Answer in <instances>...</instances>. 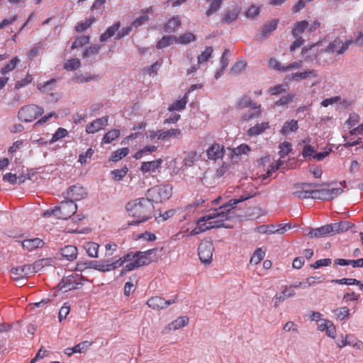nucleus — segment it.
Instances as JSON below:
<instances>
[{
	"label": "nucleus",
	"instance_id": "1",
	"mask_svg": "<svg viewBox=\"0 0 363 363\" xmlns=\"http://www.w3.org/2000/svg\"><path fill=\"white\" fill-rule=\"evenodd\" d=\"M246 199L247 198L243 196L237 199H230L219 208H216L213 212L201 217L197 221V226L191 230L187 236H194L215 228H228L224 224V222L229 218L228 213L233 209L238 203Z\"/></svg>",
	"mask_w": 363,
	"mask_h": 363
},
{
	"label": "nucleus",
	"instance_id": "2",
	"mask_svg": "<svg viewBox=\"0 0 363 363\" xmlns=\"http://www.w3.org/2000/svg\"><path fill=\"white\" fill-rule=\"evenodd\" d=\"M125 209L130 216L136 220L130 223L135 225L147 220L152 217L154 206L147 198H139L129 201L125 205Z\"/></svg>",
	"mask_w": 363,
	"mask_h": 363
},
{
	"label": "nucleus",
	"instance_id": "3",
	"mask_svg": "<svg viewBox=\"0 0 363 363\" xmlns=\"http://www.w3.org/2000/svg\"><path fill=\"white\" fill-rule=\"evenodd\" d=\"M172 195V186L169 184L157 185L150 189L147 197L150 202L161 203L169 199Z\"/></svg>",
	"mask_w": 363,
	"mask_h": 363
},
{
	"label": "nucleus",
	"instance_id": "4",
	"mask_svg": "<svg viewBox=\"0 0 363 363\" xmlns=\"http://www.w3.org/2000/svg\"><path fill=\"white\" fill-rule=\"evenodd\" d=\"M43 113V108L35 104H30L22 107L19 110L18 118L22 122L29 123L36 119Z\"/></svg>",
	"mask_w": 363,
	"mask_h": 363
},
{
	"label": "nucleus",
	"instance_id": "5",
	"mask_svg": "<svg viewBox=\"0 0 363 363\" xmlns=\"http://www.w3.org/2000/svg\"><path fill=\"white\" fill-rule=\"evenodd\" d=\"M199 256L200 260L204 264H209L212 261L214 247L212 241L203 240L199 246Z\"/></svg>",
	"mask_w": 363,
	"mask_h": 363
},
{
	"label": "nucleus",
	"instance_id": "6",
	"mask_svg": "<svg viewBox=\"0 0 363 363\" xmlns=\"http://www.w3.org/2000/svg\"><path fill=\"white\" fill-rule=\"evenodd\" d=\"M57 208L58 209L57 218L67 219L76 213L77 206L72 201L67 199L60 202V206H57Z\"/></svg>",
	"mask_w": 363,
	"mask_h": 363
},
{
	"label": "nucleus",
	"instance_id": "7",
	"mask_svg": "<svg viewBox=\"0 0 363 363\" xmlns=\"http://www.w3.org/2000/svg\"><path fill=\"white\" fill-rule=\"evenodd\" d=\"M353 43L352 40H348L343 42L340 38H336L333 41L329 43L328 47L325 48V52L328 53H337L343 54L349 48V47Z\"/></svg>",
	"mask_w": 363,
	"mask_h": 363
},
{
	"label": "nucleus",
	"instance_id": "8",
	"mask_svg": "<svg viewBox=\"0 0 363 363\" xmlns=\"http://www.w3.org/2000/svg\"><path fill=\"white\" fill-rule=\"evenodd\" d=\"M82 278L77 274L67 276L58 284L57 287L62 292L78 289L79 285H82V283L79 281Z\"/></svg>",
	"mask_w": 363,
	"mask_h": 363
},
{
	"label": "nucleus",
	"instance_id": "9",
	"mask_svg": "<svg viewBox=\"0 0 363 363\" xmlns=\"http://www.w3.org/2000/svg\"><path fill=\"white\" fill-rule=\"evenodd\" d=\"M87 196V191L83 186L75 184L71 186L66 192L65 199L75 202L80 201Z\"/></svg>",
	"mask_w": 363,
	"mask_h": 363
},
{
	"label": "nucleus",
	"instance_id": "10",
	"mask_svg": "<svg viewBox=\"0 0 363 363\" xmlns=\"http://www.w3.org/2000/svg\"><path fill=\"white\" fill-rule=\"evenodd\" d=\"M157 251V249H151L148 250L145 252H138L136 254H133L135 262L136 264V267H140L143 265L149 264L150 262H153L155 259L150 257L152 255L155 254Z\"/></svg>",
	"mask_w": 363,
	"mask_h": 363
},
{
	"label": "nucleus",
	"instance_id": "11",
	"mask_svg": "<svg viewBox=\"0 0 363 363\" xmlns=\"http://www.w3.org/2000/svg\"><path fill=\"white\" fill-rule=\"evenodd\" d=\"M108 116H105L94 120L92 122L87 124L86 127V132L88 134H94L98 133L108 125Z\"/></svg>",
	"mask_w": 363,
	"mask_h": 363
},
{
	"label": "nucleus",
	"instance_id": "12",
	"mask_svg": "<svg viewBox=\"0 0 363 363\" xmlns=\"http://www.w3.org/2000/svg\"><path fill=\"white\" fill-rule=\"evenodd\" d=\"M176 302V300L171 299L166 301L161 296H153L147 301V306L154 310H161L167 308Z\"/></svg>",
	"mask_w": 363,
	"mask_h": 363
},
{
	"label": "nucleus",
	"instance_id": "13",
	"mask_svg": "<svg viewBox=\"0 0 363 363\" xmlns=\"http://www.w3.org/2000/svg\"><path fill=\"white\" fill-rule=\"evenodd\" d=\"M11 272L13 275V279L16 281H22L26 277L33 274V270L29 264L13 267Z\"/></svg>",
	"mask_w": 363,
	"mask_h": 363
},
{
	"label": "nucleus",
	"instance_id": "14",
	"mask_svg": "<svg viewBox=\"0 0 363 363\" xmlns=\"http://www.w3.org/2000/svg\"><path fill=\"white\" fill-rule=\"evenodd\" d=\"M295 294V291L291 285L281 286V293L277 294L274 297V306H278L284 300L294 297Z\"/></svg>",
	"mask_w": 363,
	"mask_h": 363
},
{
	"label": "nucleus",
	"instance_id": "15",
	"mask_svg": "<svg viewBox=\"0 0 363 363\" xmlns=\"http://www.w3.org/2000/svg\"><path fill=\"white\" fill-rule=\"evenodd\" d=\"M331 224L325 225L316 228H312L308 233L307 235L310 238H319L327 235H333Z\"/></svg>",
	"mask_w": 363,
	"mask_h": 363
},
{
	"label": "nucleus",
	"instance_id": "16",
	"mask_svg": "<svg viewBox=\"0 0 363 363\" xmlns=\"http://www.w3.org/2000/svg\"><path fill=\"white\" fill-rule=\"evenodd\" d=\"M162 162L160 158L152 161L143 162L140 167V171L143 174L155 173L161 167Z\"/></svg>",
	"mask_w": 363,
	"mask_h": 363
},
{
	"label": "nucleus",
	"instance_id": "17",
	"mask_svg": "<svg viewBox=\"0 0 363 363\" xmlns=\"http://www.w3.org/2000/svg\"><path fill=\"white\" fill-rule=\"evenodd\" d=\"M227 150L224 148L222 145L218 143H213L206 150L208 158L212 160H216L222 158L226 154Z\"/></svg>",
	"mask_w": 363,
	"mask_h": 363
},
{
	"label": "nucleus",
	"instance_id": "18",
	"mask_svg": "<svg viewBox=\"0 0 363 363\" xmlns=\"http://www.w3.org/2000/svg\"><path fill=\"white\" fill-rule=\"evenodd\" d=\"M21 243L23 250L28 252L33 251L38 248H41L44 246V241L38 238L25 239L23 241H18Z\"/></svg>",
	"mask_w": 363,
	"mask_h": 363
},
{
	"label": "nucleus",
	"instance_id": "19",
	"mask_svg": "<svg viewBox=\"0 0 363 363\" xmlns=\"http://www.w3.org/2000/svg\"><path fill=\"white\" fill-rule=\"evenodd\" d=\"M278 23V19L266 23L261 30L259 39L262 40L268 38L271 33L277 29Z\"/></svg>",
	"mask_w": 363,
	"mask_h": 363
},
{
	"label": "nucleus",
	"instance_id": "20",
	"mask_svg": "<svg viewBox=\"0 0 363 363\" xmlns=\"http://www.w3.org/2000/svg\"><path fill=\"white\" fill-rule=\"evenodd\" d=\"M294 189V190L292 191L291 194L294 198L298 199L312 198V189L309 190L303 188L301 184L296 185Z\"/></svg>",
	"mask_w": 363,
	"mask_h": 363
},
{
	"label": "nucleus",
	"instance_id": "21",
	"mask_svg": "<svg viewBox=\"0 0 363 363\" xmlns=\"http://www.w3.org/2000/svg\"><path fill=\"white\" fill-rule=\"evenodd\" d=\"M152 13V9L151 7L143 10L140 16L132 22V27H133L134 29H137L140 26H143L145 23L149 21V13Z\"/></svg>",
	"mask_w": 363,
	"mask_h": 363
},
{
	"label": "nucleus",
	"instance_id": "22",
	"mask_svg": "<svg viewBox=\"0 0 363 363\" xmlns=\"http://www.w3.org/2000/svg\"><path fill=\"white\" fill-rule=\"evenodd\" d=\"M189 321V318L186 316L179 317L175 320L172 321L167 327H165L163 333H167L170 330H177L181 328L184 327Z\"/></svg>",
	"mask_w": 363,
	"mask_h": 363
},
{
	"label": "nucleus",
	"instance_id": "23",
	"mask_svg": "<svg viewBox=\"0 0 363 363\" xmlns=\"http://www.w3.org/2000/svg\"><path fill=\"white\" fill-rule=\"evenodd\" d=\"M227 150L229 152L228 155H230L232 160L236 162L238 156L242 154H247L250 150V147L246 144H242L236 148H228Z\"/></svg>",
	"mask_w": 363,
	"mask_h": 363
},
{
	"label": "nucleus",
	"instance_id": "24",
	"mask_svg": "<svg viewBox=\"0 0 363 363\" xmlns=\"http://www.w3.org/2000/svg\"><path fill=\"white\" fill-rule=\"evenodd\" d=\"M269 128V124L268 122L257 123L247 130V135L250 137L256 136L260 135Z\"/></svg>",
	"mask_w": 363,
	"mask_h": 363
},
{
	"label": "nucleus",
	"instance_id": "25",
	"mask_svg": "<svg viewBox=\"0 0 363 363\" xmlns=\"http://www.w3.org/2000/svg\"><path fill=\"white\" fill-rule=\"evenodd\" d=\"M60 253L69 261H73L77 257V249L73 245H67L61 249Z\"/></svg>",
	"mask_w": 363,
	"mask_h": 363
},
{
	"label": "nucleus",
	"instance_id": "26",
	"mask_svg": "<svg viewBox=\"0 0 363 363\" xmlns=\"http://www.w3.org/2000/svg\"><path fill=\"white\" fill-rule=\"evenodd\" d=\"M181 135V130L179 128H172L167 130H160L159 133V140H169L172 138H177Z\"/></svg>",
	"mask_w": 363,
	"mask_h": 363
},
{
	"label": "nucleus",
	"instance_id": "27",
	"mask_svg": "<svg viewBox=\"0 0 363 363\" xmlns=\"http://www.w3.org/2000/svg\"><path fill=\"white\" fill-rule=\"evenodd\" d=\"M134 257L133 253H128L123 257H121L114 261L109 259L111 271L119 267H121L124 263L131 261Z\"/></svg>",
	"mask_w": 363,
	"mask_h": 363
},
{
	"label": "nucleus",
	"instance_id": "28",
	"mask_svg": "<svg viewBox=\"0 0 363 363\" xmlns=\"http://www.w3.org/2000/svg\"><path fill=\"white\" fill-rule=\"evenodd\" d=\"M120 27H121L120 22H117V23H114L113 25L111 26L110 27H108L107 28V30H106V32H104V33H102L100 35V37H99L100 41L104 42V41L107 40L108 38H110L111 37H113L116 34V32L118 33V30H119Z\"/></svg>",
	"mask_w": 363,
	"mask_h": 363
},
{
	"label": "nucleus",
	"instance_id": "29",
	"mask_svg": "<svg viewBox=\"0 0 363 363\" xmlns=\"http://www.w3.org/2000/svg\"><path fill=\"white\" fill-rule=\"evenodd\" d=\"M298 128V121L296 120H291L286 121L281 130V133L284 135H287L291 133L295 132Z\"/></svg>",
	"mask_w": 363,
	"mask_h": 363
},
{
	"label": "nucleus",
	"instance_id": "30",
	"mask_svg": "<svg viewBox=\"0 0 363 363\" xmlns=\"http://www.w3.org/2000/svg\"><path fill=\"white\" fill-rule=\"evenodd\" d=\"M260 106V105L257 104L256 102L251 100L250 98L247 96L242 98L238 104V108L239 109H244L245 108H250V109H257L259 108Z\"/></svg>",
	"mask_w": 363,
	"mask_h": 363
},
{
	"label": "nucleus",
	"instance_id": "31",
	"mask_svg": "<svg viewBox=\"0 0 363 363\" xmlns=\"http://www.w3.org/2000/svg\"><path fill=\"white\" fill-rule=\"evenodd\" d=\"M181 26V21L179 17H173L168 21L164 26V31L167 33L175 32Z\"/></svg>",
	"mask_w": 363,
	"mask_h": 363
},
{
	"label": "nucleus",
	"instance_id": "32",
	"mask_svg": "<svg viewBox=\"0 0 363 363\" xmlns=\"http://www.w3.org/2000/svg\"><path fill=\"white\" fill-rule=\"evenodd\" d=\"M309 23L307 21H301L296 22L292 30L294 38L299 37V35L303 33L304 30L308 27Z\"/></svg>",
	"mask_w": 363,
	"mask_h": 363
},
{
	"label": "nucleus",
	"instance_id": "33",
	"mask_svg": "<svg viewBox=\"0 0 363 363\" xmlns=\"http://www.w3.org/2000/svg\"><path fill=\"white\" fill-rule=\"evenodd\" d=\"M333 234H337L347 230L351 227V223L348 221H342L340 223H331Z\"/></svg>",
	"mask_w": 363,
	"mask_h": 363
},
{
	"label": "nucleus",
	"instance_id": "34",
	"mask_svg": "<svg viewBox=\"0 0 363 363\" xmlns=\"http://www.w3.org/2000/svg\"><path fill=\"white\" fill-rule=\"evenodd\" d=\"M196 39V38L194 34L188 32L179 35V37L177 36L176 43L186 45L191 42H194Z\"/></svg>",
	"mask_w": 363,
	"mask_h": 363
},
{
	"label": "nucleus",
	"instance_id": "35",
	"mask_svg": "<svg viewBox=\"0 0 363 363\" xmlns=\"http://www.w3.org/2000/svg\"><path fill=\"white\" fill-rule=\"evenodd\" d=\"M312 199L325 201L331 200V196H329V189H312Z\"/></svg>",
	"mask_w": 363,
	"mask_h": 363
},
{
	"label": "nucleus",
	"instance_id": "36",
	"mask_svg": "<svg viewBox=\"0 0 363 363\" xmlns=\"http://www.w3.org/2000/svg\"><path fill=\"white\" fill-rule=\"evenodd\" d=\"M120 130L113 129L107 132L102 138V144H108L120 136Z\"/></svg>",
	"mask_w": 363,
	"mask_h": 363
},
{
	"label": "nucleus",
	"instance_id": "37",
	"mask_svg": "<svg viewBox=\"0 0 363 363\" xmlns=\"http://www.w3.org/2000/svg\"><path fill=\"white\" fill-rule=\"evenodd\" d=\"M99 247V245L96 242H89L84 245V249L91 257H98Z\"/></svg>",
	"mask_w": 363,
	"mask_h": 363
},
{
	"label": "nucleus",
	"instance_id": "38",
	"mask_svg": "<svg viewBox=\"0 0 363 363\" xmlns=\"http://www.w3.org/2000/svg\"><path fill=\"white\" fill-rule=\"evenodd\" d=\"M260 115V108L257 109H250L247 112L242 113L241 120L243 121H249L252 119L258 118Z\"/></svg>",
	"mask_w": 363,
	"mask_h": 363
},
{
	"label": "nucleus",
	"instance_id": "39",
	"mask_svg": "<svg viewBox=\"0 0 363 363\" xmlns=\"http://www.w3.org/2000/svg\"><path fill=\"white\" fill-rule=\"evenodd\" d=\"M20 62L18 57H15L7 62L0 70L1 74H5L9 72H11L15 69L17 64Z\"/></svg>",
	"mask_w": 363,
	"mask_h": 363
},
{
	"label": "nucleus",
	"instance_id": "40",
	"mask_svg": "<svg viewBox=\"0 0 363 363\" xmlns=\"http://www.w3.org/2000/svg\"><path fill=\"white\" fill-rule=\"evenodd\" d=\"M177 36L174 35H167L163 36L162 38L158 41L157 48L158 49H162L170 45L174 42H176Z\"/></svg>",
	"mask_w": 363,
	"mask_h": 363
},
{
	"label": "nucleus",
	"instance_id": "41",
	"mask_svg": "<svg viewBox=\"0 0 363 363\" xmlns=\"http://www.w3.org/2000/svg\"><path fill=\"white\" fill-rule=\"evenodd\" d=\"M213 52V49L211 46L206 47L197 57L199 64L201 65L202 63L207 62L211 57Z\"/></svg>",
	"mask_w": 363,
	"mask_h": 363
},
{
	"label": "nucleus",
	"instance_id": "42",
	"mask_svg": "<svg viewBox=\"0 0 363 363\" xmlns=\"http://www.w3.org/2000/svg\"><path fill=\"white\" fill-rule=\"evenodd\" d=\"M157 149V147L155 145H147L144 148L140 150L134 155V158L136 160L141 159L144 155H147L150 153L155 152Z\"/></svg>",
	"mask_w": 363,
	"mask_h": 363
},
{
	"label": "nucleus",
	"instance_id": "43",
	"mask_svg": "<svg viewBox=\"0 0 363 363\" xmlns=\"http://www.w3.org/2000/svg\"><path fill=\"white\" fill-rule=\"evenodd\" d=\"M208 3H210L209 9L206 11L207 16H210L216 12L221 6L222 0H206Z\"/></svg>",
	"mask_w": 363,
	"mask_h": 363
},
{
	"label": "nucleus",
	"instance_id": "44",
	"mask_svg": "<svg viewBox=\"0 0 363 363\" xmlns=\"http://www.w3.org/2000/svg\"><path fill=\"white\" fill-rule=\"evenodd\" d=\"M129 153L128 147H123L116 150L111 155L110 160L112 162H118L122 158L125 157Z\"/></svg>",
	"mask_w": 363,
	"mask_h": 363
},
{
	"label": "nucleus",
	"instance_id": "45",
	"mask_svg": "<svg viewBox=\"0 0 363 363\" xmlns=\"http://www.w3.org/2000/svg\"><path fill=\"white\" fill-rule=\"evenodd\" d=\"M334 313L337 319L345 320L348 319L350 316V310L347 307L344 306L335 310Z\"/></svg>",
	"mask_w": 363,
	"mask_h": 363
},
{
	"label": "nucleus",
	"instance_id": "46",
	"mask_svg": "<svg viewBox=\"0 0 363 363\" xmlns=\"http://www.w3.org/2000/svg\"><path fill=\"white\" fill-rule=\"evenodd\" d=\"M315 77H316V74H315V72L313 71L309 70V71H306V72H297L295 74H291L289 79H294V80H298L300 79H306L308 77L314 78Z\"/></svg>",
	"mask_w": 363,
	"mask_h": 363
},
{
	"label": "nucleus",
	"instance_id": "47",
	"mask_svg": "<svg viewBox=\"0 0 363 363\" xmlns=\"http://www.w3.org/2000/svg\"><path fill=\"white\" fill-rule=\"evenodd\" d=\"M239 11L234 8L228 11L223 16V21L227 23H230L237 19Z\"/></svg>",
	"mask_w": 363,
	"mask_h": 363
},
{
	"label": "nucleus",
	"instance_id": "48",
	"mask_svg": "<svg viewBox=\"0 0 363 363\" xmlns=\"http://www.w3.org/2000/svg\"><path fill=\"white\" fill-rule=\"evenodd\" d=\"M68 135V131L63 128H59L53 134L51 140L49 141L50 144H52L57 140L66 137Z\"/></svg>",
	"mask_w": 363,
	"mask_h": 363
},
{
	"label": "nucleus",
	"instance_id": "49",
	"mask_svg": "<svg viewBox=\"0 0 363 363\" xmlns=\"http://www.w3.org/2000/svg\"><path fill=\"white\" fill-rule=\"evenodd\" d=\"M264 255L265 253L261 248L257 249L250 259V263L254 264H259L263 259Z\"/></svg>",
	"mask_w": 363,
	"mask_h": 363
},
{
	"label": "nucleus",
	"instance_id": "50",
	"mask_svg": "<svg viewBox=\"0 0 363 363\" xmlns=\"http://www.w3.org/2000/svg\"><path fill=\"white\" fill-rule=\"evenodd\" d=\"M186 103L187 96H185L182 99L174 102L169 109L170 111H182L185 108Z\"/></svg>",
	"mask_w": 363,
	"mask_h": 363
},
{
	"label": "nucleus",
	"instance_id": "51",
	"mask_svg": "<svg viewBox=\"0 0 363 363\" xmlns=\"http://www.w3.org/2000/svg\"><path fill=\"white\" fill-rule=\"evenodd\" d=\"M56 80L51 79L43 84H40L38 86L39 90L43 93H48L50 91L53 89V86L55 85Z\"/></svg>",
	"mask_w": 363,
	"mask_h": 363
},
{
	"label": "nucleus",
	"instance_id": "52",
	"mask_svg": "<svg viewBox=\"0 0 363 363\" xmlns=\"http://www.w3.org/2000/svg\"><path fill=\"white\" fill-rule=\"evenodd\" d=\"M94 269L99 270L102 272H110V264L109 259H105L101 262H99L93 266Z\"/></svg>",
	"mask_w": 363,
	"mask_h": 363
},
{
	"label": "nucleus",
	"instance_id": "53",
	"mask_svg": "<svg viewBox=\"0 0 363 363\" xmlns=\"http://www.w3.org/2000/svg\"><path fill=\"white\" fill-rule=\"evenodd\" d=\"M128 169L125 167L121 169H117L111 171V174L113 175L114 180L121 181L126 175Z\"/></svg>",
	"mask_w": 363,
	"mask_h": 363
},
{
	"label": "nucleus",
	"instance_id": "54",
	"mask_svg": "<svg viewBox=\"0 0 363 363\" xmlns=\"http://www.w3.org/2000/svg\"><path fill=\"white\" fill-rule=\"evenodd\" d=\"M89 41V36L88 35H82L77 38L75 41L72 43V49H76L77 48L82 47L84 45H86Z\"/></svg>",
	"mask_w": 363,
	"mask_h": 363
},
{
	"label": "nucleus",
	"instance_id": "55",
	"mask_svg": "<svg viewBox=\"0 0 363 363\" xmlns=\"http://www.w3.org/2000/svg\"><path fill=\"white\" fill-rule=\"evenodd\" d=\"M94 21H95L94 18H90L86 20L84 22L79 23L75 27V30L79 33L83 32V31L86 30V29H88L91 26V24L94 22Z\"/></svg>",
	"mask_w": 363,
	"mask_h": 363
},
{
	"label": "nucleus",
	"instance_id": "56",
	"mask_svg": "<svg viewBox=\"0 0 363 363\" xmlns=\"http://www.w3.org/2000/svg\"><path fill=\"white\" fill-rule=\"evenodd\" d=\"M289 89L287 84H278L269 89V92L273 95H277L282 92H285Z\"/></svg>",
	"mask_w": 363,
	"mask_h": 363
},
{
	"label": "nucleus",
	"instance_id": "57",
	"mask_svg": "<svg viewBox=\"0 0 363 363\" xmlns=\"http://www.w3.org/2000/svg\"><path fill=\"white\" fill-rule=\"evenodd\" d=\"M295 95L294 94H288L282 96L279 100L276 101L275 105L277 106H285L292 102Z\"/></svg>",
	"mask_w": 363,
	"mask_h": 363
},
{
	"label": "nucleus",
	"instance_id": "58",
	"mask_svg": "<svg viewBox=\"0 0 363 363\" xmlns=\"http://www.w3.org/2000/svg\"><path fill=\"white\" fill-rule=\"evenodd\" d=\"M99 79H100V77L99 75H95V74L93 75V74H82V75L79 76L77 78V82L79 83H83V82H86L92 81V80L97 81Z\"/></svg>",
	"mask_w": 363,
	"mask_h": 363
},
{
	"label": "nucleus",
	"instance_id": "59",
	"mask_svg": "<svg viewBox=\"0 0 363 363\" xmlns=\"http://www.w3.org/2000/svg\"><path fill=\"white\" fill-rule=\"evenodd\" d=\"M291 151L290 143L284 142L279 145V155L281 157L286 156Z\"/></svg>",
	"mask_w": 363,
	"mask_h": 363
},
{
	"label": "nucleus",
	"instance_id": "60",
	"mask_svg": "<svg viewBox=\"0 0 363 363\" xmlns=\"http://www.w3.org/2000/svg\"><path fill=\"white\" fill-rule=\"evenodd\" d=\"M80 66V61L78 59H71L67 60L64 65V68L67 70H74Z\"/></svg>",
	"mask_w": 363,
	"mask_h": 363
},
{
	"label": "nucleus",
	"instance_id": "61",
	"mask_svg": "<svg viewBox=\"0 0 363 363\" xmlns=\"http://www.w3.org/2000/svg\"><path fill=\"white\" fill-rule=\"evenodd\" d=\"M260 12V8L257 6H251L246 11L245 16L247 18H255L257 17Z\"/></svg>",
	"mask_w": 363,
	"mask_h": 363
},
{
	"label": "nucleus",
	"instance_id": "62",
	"mask_svg": "<svg viewBox=\"0 0 363 363\" xmlns=\"http://www.w3.org/2000/svg\"><path fill=\"white\" fill-rule=\"evenodd\" d=\"M274 229V225H262L257 228V231L262 234H274L276 233Z\"/></svg>",
	"mask_w": 363,
	"mask_h": 363
},
{
	"label": "nucleus",
	"instance_id": "63",
	"mask_svg": "<svg viewBox=\"0 0 363 363\" xmlns=\"http://www.w3.org/2000/svg\"><path fill=\"white\" fill-rule=\"evenodd\" d=\"M70 312V307L67 303H65L60 309L58 314L59 321L61 322L65 320Z\"/></svg>",
	"mask_w": 363,
	"mask_h": 363
},
{
	"label": "nucleus",
	"instance_id": "64",
	"mask_svg": "<svg viewBox=\"0 0 363 363\" xmlns=\"http://www.w3.org/2000/svg\"><path fill=\"white\" fill-rule=\"evenodd\" d=\"M161 64L158 62H155L153 65L144 68L143 72L149 75L156 74L158 69H160Z\"/></svg>",
	"mask_w": 363,
	"mask_h": 363
}]
</instances>
